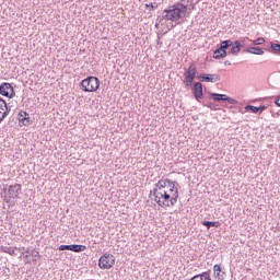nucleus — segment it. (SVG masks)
Listing matches in <instances>:
<instances>
[{"label":"nucleus","mask_w":280,"mask_h":280,"mask_svg":"<svg viewBox=\"0 0 280 280\" xmlns=\"http://www.w3.org/2000/svg\"><path fill=\"white\" fill-rule=\"evenodd\" d=\"M25 253H26V254L24 255V258L27 259V257H30V255H32V254H31L32 250H26Z\"/></svg>","instance_id":"29"},{"label":"nucleus","mask_w":280,"mask_h":280,"mask_svg":"<svg viewBox=\"0 0 280 280\" xmlns=\"http://www.w3.org/2000/svg\"><path fill=\"white\" fill-rule=\"evenodd\" d=\"M213 270L215 279L224 280V275H222V267H220V265H214Z\"/></svg>","instance_id":"18"},{"label":"nucleus","mask_w":280,"mask_h":280,"mask_svg":"<svg viewBox=\"0 0 280 280\" xmlns=\"http://www.w3.org/2000/svg\"><path fill=\"white\" fill-rule=\"evenodd\" d=\"M270 48L272 49V51H276V54H279L280 56V44L271 43Z\"/></svg>","instance_id":"21"},{"label":"nucleus","mask_w":280,"mask_h":280,"mask_svg":"<svg viewBox=\"0 0 280 280\" xmlns=\"http://www.w3.org/2000/svg\"><path fill=\"white\" fill-rule=\"evenodd\" d=\"M202 106H207L211 110H215V105L213 103H202Z\"/></svg>","instance_id":"25"},{"label":"nucleus","mask_w":280,"mask_h":280,"mask_svg":"<svg viewBox=\"0 0 280 280\" xmlns=\"http://www.w3.org/2000/svg\"><path fill=\"white\" fill-rule=\"evenodd\" d=\"M22 186L21 184L10 185L8 188V194L10 199L19 198V194H21Z\"/></svg>","instance_id":"10"},{"label":"nucleus","mask_w":280,"mask_h":280,"mask_svg":"<svg viewBox=\"0 0 280 280\" xmlns=\"http://www.w3.org/2000/svg\"><path fill=\"white\" fill-rule=\"evenodd\" d=\"M80 86L85 93H95L100 89V79L97 77H88L81 81Z\"/></svg>","instance_id":"3"},{"label":"nucleus","mask_w":280,"mask_h":280,"mask_svg":"<svg viewBox=\"0 0 280 280\" xmlns=\"http://www.w3.org/2000/svg\"><path fill=\"white\" fill-rule=\"evenodd\" d=\"M58 250H71L72 253H84L86 250V245H60Z\"/></svg>","instance_id":"7"},{"label":"nucleus","mask_w":280,"mask_h":280,"mask_svg":"<svg viewBox=\"0 0 280 280\" xmlns=\"http://www.w3.org/2000/svg\"><path fill=\"white\" fill-rule=\"evenodd\" d=\"M253 43L254 45H264V43H266V39L264 37H258Z\"/></svg>","instance_id":"23"},{"label":"nucleus","mask_w":280,"mask_h":280,"mask_svg":"<svg viewBox=\"0 0 280 280\" xmlns=\"http://www.w3.org/2000/svg\"><path fill=\"white\" fill-rule=\"evenodd\" d=\"M7 114H3V112H0V124L3 121V119L5 118Z\"/></svg>","instance_id":"28"},{"label":"nucleus","mask_w":280,"mask_h":280,"mask_svg":"<svg viewBox=\"0 0 280 280\" xmlns=\"http://www.w3.org/2000/svg\"><path fill=\"white\" fill-rule=\"evenodd\" d=\"M115 266V255L105 253L98 259V268L101 270H110Z\"/></svg>","instance_id":"5"},{"label":"nucleus","mask_w":280,"mask_h":280,"mask_svg":"<svg viewBox=\"0 0 280 280\" xmlns=\"http://www.w3.org/2000/svg\"><path fill=\"white\" fill-rule=\"evenodd\" d=\"M233 46V42L231 40V39H226V40H223L222 43H221V45H220V50L221 51H226V49L229 48V47H232Z\"/></svg>","instance_id":"20"},{"label":"nucleus","mask_w":280,"mask_h":280,"mask_svg":"<svg viewBox=\"0 0 280 280\" xmlns=\"http://www.w3.org/2000/svg\"><path fill=\"white\" fill-rule=\"evenodd\" d=\"M275 104L278 105L280 108V96L277 97V100L275 101Z\"/></svg>","instance_id":"30"},{"label":"nucleus","mask_w":280,"mask_h":280,"mask_svg":"<svg viewBox=\"0 0 280 280\" xmlns=\"http://www.w3.org/2000/svg\"><path fill=\"white\" fill-rule=\"evenodd\" d=\"M213 58L215 60H222V58H226V51H222L220 48H218L213 52Z\"/></svg>","instance_id":"19"},{"label":"nucleus","mask_w":280,"mask_h":280,"mask_svg":"<svg viewBox=\"0 0 280 280\" xmlns=\"http://www.w3.org/2000/svg\"><path fill=\"white\" fill-rule=\"evenodd\" d=\"M245 51L246 54H254V56H264V49L260 47H249Z\"/></svg>","instance_id":"17"},{"label":"nucleus","mask_w":280,"mask_h":280,"mask_svg":"<svg viewBox=\"0 0 280 280\" xmlns=\"http://www.w3.org/2000/svg\"><path fill=\"white\" fill-rule=\"evenodd\" d=\"M19 121L22 126H32V119L30 118V114L27 112H20Z\"/></svg>","instance_id":"12"},{"label":"nucleus","mask_w":280,"mask_h":280,"mask_svg":"<svg viewBox=\"0 0 280 280\" xmlns=\"http://www.w3.org/2000/svg\"><path fill=\"white\" fill-rule=\"evenodd\" d=\"M192 95L197 102H200V100H205V93H202L201 82H196L194 84Z\"/></svg>","instance_id":"9"},{"label":"nucleus","mask_w":280,"mask_h":280,"mask_svg":"<svg viewBox=\"0 0 280 280\" xmlns=\"http://www.w3.org/2000/svg\"><path fill=\"white\" fill-rule=\"evenodd\" d=\"M242 47H244V44L240 40H235L234 45L230 49V54H232V56H237L240 51H242Z\"/></svg>","instance_id":"14"},{"label":"nucleus","mask_w":280,"mask_h":280,"mask_svg":"<svg viewBox=\"0 0 280 280\" xmlns=\"http://www.w3.org/2000/svg\"><path fill=\"white\" fill-rule=\"evenodd\" d=\"M150 196H152V200L156 202L158 207H162V209L174 207L178 202V182L170 178L160 179L154 184Z\"/></svg>","instance_id":"1"},{"label":"nucleus","mask_w":280,"mask_h":280,"mask_svg":"<svg viewBox=\"0 0 280 280\" xmlns=\"http://www.w3.org/2000/svg\"><path fill=\"white\" fill-rule=\"evenodd\" d=\"M210 97L213 98L214 102H228L229 104H237L235 98L229 97L226 94L210 93Z\"/></svg>","instance_id":"8"},{"label":"nucleus","mask_w":280,"mask_h":280,"mask_svg":"<svg viewBox=\"0 0 280 280\" xmlns=\"http://www.w3.org/2000/svg\"><path fill=\"white\" fill-rule=\"evenodd\" d=\"M189 280H211V273L209 271H205L202 273L194 276Z\"/></svg>","instance_id":"15"},{"label":"nucleus","mask_w":280,"mask_h":280,"mask_svg":"<svg viewBox=\"0 0 280 280\" xmlns=\"http://www.w3.org/2000/svg\"><path fill=\"white\" fill-rule=\"evenodd\" d=\"M266 108H268V106H266V105H260L259 107L254 106V105H246L245 106V110H250L255 115H257V113L259 115H261L264 113V110H266Z\"/></svg>","instance_id":"13"},{"label":"nucleus","mask_w":280,"mask_h":280,"mask_svg":"<svg viewBox=\"0 0 280 280\" xmlns=\"http://www.w3.org/2000/svg\"><path fill=\"white\" fill-rule=\"evenodd\" d=\"M225 67H231V61L226 60L224 61Z\"/></svg>","instance_id":"32"},{"label":"nucleus","mask_w":280,"mask_h":280,"mask_svg":"<svg viewBox=\"0 0 280 280\" xmlns=\"http://www.w3.org/2000/svg\"><path fill=\"white\" fill-rule=\"evenodd\" d=\"M10 110L11 108L8 106V103H5L4 112H2V114H5V117H8V115H10Z\"/></svg>","instance_id":"26"},{"label":"nucleus","mask_w":280,"mask_h":280,"mask_svg":"<svg viewBox=\"0 0 280 280\" xmlns=\"http://www.w3.org/2000/svg\"><path fill=\"white\" fill-rule=\"evenodd\" d=\"M200 82H220V75L202 73L198 75Z\"/></svg>","instance_id":"11"},{"label":"nucleus","mask_w":280,"mask_h":280,"mask_svg":"<svg viewBox=\"0 0 280 280\" xmlns=\"http://www.w3.org/2000/svg\"><path fill=\"white\" fill-rule=\"evenodd\" d=\"M14 250H16V248L4 247L3 253H8V255L14 256V255H16V253Z\"/></svg>","instance_id":"22"},{"label":"nucleus","mask_w":280,"mask_h":280,"mask_svg":"<svg viewBox=\"0 0 280 280\" xmlns=\"http://www.w3.org/2000/svg\"><path fill=\"white\" fill-rule=\"evenodd\" d=\"M39 255H40V253H38V250H36V249L31 250L32 257H39Z\"/></svg>","instance_id":"27"},{"label":"nucleus","mask_w":280,"mask_h":280,"mask_svg":"<svg viewBox=\"0 0 280 280\" xmlns=\"http://www.w3.org/2000/svg\"><path fill=\"white\" fill-rule=\"evenodd\" d=\"M0 95H3V97H9V100H12L16 96V93L14 92V88L11 83L3 82L0 84Z\"/></svg>","instance_id":"6"},{"label":"nucleus","mask_w":280,"mask_h":280,"mask_svg":"<svg viewBox=\"0 0 280 280\" xmlns=\"http://www.w3.org/2000/svg\"><path fill=\"white\" fill-rule=\"evenodd\" d=\"M196 73H198L196 65L190 63L187 71L184 73L185 89H191V86L194 84V80H196Z\"/></svg>","instance_id":"4"},{"label":"nucleus","mask_w":280,"mask_h":280,"mask_svg":"<svg viewBox=\"0 0 280 280\" xmlns=\"http://www.w3.org/2000/svg\"><path fill=\"white\" fill-rule=\"evenodd\" d=\"M202 225L206 226L207 229H220L222 226V223H220V221H203Z\"/></svg>","instance_id":"16"},{"label":"nucleus","mask_w":280,"mask_h":280,"mask_svg":"<svg viewBox=\"0 0 280 280\" xmlns=\"http://www.w3.org/2000/svg\"><path fill=\"white\" fill-rule=\"evenodd\" d=\"M5 110V100L0 97V112L3 113Z\"/></svg>","instance_id":"24"},{"label":"nucleus","mask_w":280,"mask_h":280,"mask_svg":"<svg viewBox=\"0 0 280 280\" xmlns=\"http://www.w3.org/2000/svg\"><path fill=\"white\" fill-rule=\"evenodd\" d=\"M147 5V8H151V10H154V4L153 3H149V4H145Z\"/></svg>","instance_id":"31"},{"label":"nucleus","mask_w":280,"mask_h":280,"mask_svg":"<svg viewBox=\"0 0 280 280\" xmlns=\"http://www.w3.org/2000/svg\"><path fill=\"white\" fill-rule=\"evenodd\" d=\"M187 5L183 2H176L173 5H170L162 13V19L165 21H172V23H185L187 21Z\"/></svg>","instance_id":"2"}]
</instances>
